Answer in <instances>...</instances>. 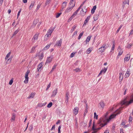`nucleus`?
Returning a JSON list of instances; mask_svg holds the SVG:
<instances>
[{
  "label": "nucleus",
  "mask_w": 133,
  "mask_h": 133,
  "mask_svg": "<svg viewBox=\"0 0 133 133\" xmlns=\"http://www.w3.org/2000/svg\"><path fill=\"white\" fill-rule=\"evenodd\" d=\"M124 108L123 107H121L118 109H117L115 112V114H112L110 116L109 119H107V122H109V120L111 119L114 118L116 115L119 114L121 113V111L122 110V109Z\"/></svg>",
  "instance_id": "f257e3e1"
},
{
  "label": "nucleus",
  "mask_w": 133,
  "mask_h": 133,
  "mask_svg": "<svg viewBox=\"0 0 133 133\" xmlns=\"http://www.w3.org/2000/svg\"><path fill=\"white\" fill-rule=\"evenodd\" d=\"M127 98H125L123 101L121 102V104L122 105H128L130 104L133 102V98L130 99L129 101H127Z\"/></svg>",
  "instance_id": "f03ea898"
},
{
  "label": "nucleus",
  "mask_w": 133,
  "mask_h": 133,
  "mask_svg": "<svg viewBox=\"0 0 133 133\" xmlns=\"http://www.w3.org/2000/svg\"><path fill=\"white\" fill-rule=\"evenodd\" d=\"M75 6V3L74 2L73 3V5H72L71 6H69L65 10V12L68 13L69 12H70Z\"/></svg>",
  "instance_id": "7ed1b4c3"
},
{
  "label": "nucleus",
  "mask_w": 133,
  "mask_h": 133,
  "mask_svg": "<svg viewBox=\"0 0 133 133\" xmlns=\"http://www.w3.org/2000/svg\"><path fill=\"white\" fill-rule=\"evenodd\" d=\"M55 28H54L53 29H50L48 31L47 34L45 36V38L46 37L48 38V37L49 36H50L51 34L54 30Z\"/></svg>",
  "instance_id": "20e7f679"
},
{
  "label": "nucleus",
  "mask_w": 133,
  "mask_h": 133,
  "mask_svg": "<svg viewBox=\"0 0 133 133\" xmlns=\"http://www.w3.org/2000/svg\"><path fill=\"white\" fill-rule=\"evenodd\" d=\"M30 71L29 70H28L26 73L25 76V80L24 81V83H27L28 82L29 79L28 75Z\"/></svg>",
  "instance_id": "39448f33"
},
{
  "label": "nucleus",
  "mask_w": 133,
  "mask_h": 133,
  "mask_svg": "<svg viewBox=\"0 0 133 133\" xmlns=\"http://www.w3.org/2000/svg\"><path fill=\"white\" fill-rule=\"evenodd\" d=\"M53 56H51L50 57H47V59L45 62V64H46L47 63H50L52 60V59L53 58Z\"/></svg>",
  "instance_id": "423d86ee"
},
{
  "label": "nucleus",
  "mask_w": 133,
  "mask_h": 133,
  "mask_svg": "<svg viewBox=\"0 0 133 133\" xmlns=\"http://www.w3.org/2000/svg\"><path fill=\"white\" fill-rule=\"evenodd\" d=\"M107 67H104V68L103 69H102L100 71V72L98 74V76H100L102 74V73H103L104 74L105 73L107 70Z\"/></svg>",
  "instance_id": "0eeeda50"
},
{
  "label": "nucleus",
  "mask_w": 133,
  "mask_h": 133,
  "mask_svg": "<svg viewBox=\"0 0 133 133\" xmlns=\"http://www.w3.org/2000/svg\"><path fill=\"white\" fill-rule=\"evenodd\" d=\"M39 35V33H37L34 35L32 39V40L33 42H34L35 40H36L37 39Z\"/></svg>",
  "instance_id": "6e6552de"
},
{
  "label": "nucleus",
  "mask_w": 133,
  "mask_h": 133,
  "mask_svg": "<svg viewBox=\"0 0 133 133\" xmlns=\"http://www.w3.org/2000/svg\"><path fill=\"white\" fill-rule=\"evenodd\" d=\"M78 108L76 107L74 108L73 110V113L75 114V115H77L78 113Z\"/></svg>",
  "instance_id": "1a4fd4ad"
},
{
  "label": "nucleus",
  "mask_w": 133,
  "mask_h": 133,
  "mask_svg": "<svg viewBox=\"0 0 133 133\" xmlns=\"http://www.w3.org/2000/svg\"><path fill=\"white\" fill-rule=\"evenodd\" d=\"M62 40L61 39L59 41L56 42V44L55 45V46L57 45L58 46H61L62 43Z\"/></svg>",
  "instance_id": "9d476101"
},
{
  "label": "nucleus",
  "mask_w": 133,
  "mask_h": 133,
  "mask_svg": "<svg viewBox=\"0 0 133 133\" xmlns=\"http://www.w3.org/2000/svg\"><path fill=\"white\" fill-rule=\"evenodd\" d=\"M42 64V63L41 62L38 65L37 70L38 71H41V69H41V68H42V67L43 66Z\"/></svg>",
  "instance_id": "9b49d317"
},
{
  "label": "nucleus",
  "mask_w": 133,
  "mask_h": 133,
  "mask_svg": "<svg viewBox=\"0 0 133 133\" xmlns=\"http://www.w3.org/2000/svg\"><path fill=\"white\" fill-rule=\"evenodd\" d=\"M105 48H104L102 47H101L98 49V51L101 52V53H102L103 52H104L105 51Z\"/></svg>",
  "instance_id": "f8f14e48"
},
{
  "label": "nucleus",
  "mask_w": 133,
  "mask_h": 133,
  "mask_svg": "<svg viewBox=\"0 0 133 133\" xmlns=\"http://www.w3.org/2000/svg\"><path fill=\"white\" fill-rule=\"evenodd\" d=\"M94 127H95V123L94 122H93V126H92V129L93 130H94V131H96V130H99L101 128H97V129H95V128Z\"/></svg>",
  "instance_id": "ddd939ff"
},
{
  "label": "nucleus",
  "mask_w": 133,
  "mask_h": 133,
  "mask_svg": "<svg viewBox=\"0 0 133 133\" xmlns=\"http://www.w3.org/2000/svg\"><path fill=\"white\" fill-rule=\"evenodd\" d=\"M57 93V89H56L54 90L52 92V95H51V97H54L56 94Z\"/></svg>",
  "instance_id": "4468645a"
},
{
  "label": "nucleus",
  "mask_w": 133,
  "mask_h": 133,
  "mask_svg": "<svg viewBox=\"0 0 133 133\" xmlns=\"http://www.w3.org/2000/svg\"><path fill=\"white\" fill-rule=\"evenodd\" d=\"M100 106L102 109H103V107L105 105V104L103 102L101 101L100 102L99 104Z\"/></svg>",
  "instance_id": "2eb2a0df"
},
{
  "label": "nucleus",
  "mask_w": 133,
  "mask_h": 133,
  "mask_svg": "<svg viewBox=\"0 0 133 133\" xmlns=\"http://www.w3.org/2000/svg\"><path fill=\"white\" fill-rule=\"evenodd\" d=\"M120 76L119 77V81L120 82L121 81L123 78V75L122 73H119Z\"/></svg>",
  "instance_id": "dca6fc26"
},
{
  "label": "nucleus",
  "mask_w": 133,
  "mask_h": 133,
  "mask_svg": "<svg viewBox=\"0 0 133 133\" xmlns=\"http://www.w3.org/2000/svg\"><path fill=\"white\" fill-rule=\"evenodd\" d=\"M96 5L94 6L93 8L91 10V13L92 14H93L95 11V10L96 9Z\"/></svg>",
  "instance_id": "f3484780"
},
{
  "label": "nucleus",
  "mask_w": 133,
  "mask_h": 133,
  "mask_svg": "<svg viewBox=\"0 0 133 133\" xmlns=\"http://www.w3.org/2000/svg\"><path fill=\"white\" fill-rule=\"evenodd\" d=\"M15 114L13 113L12 115V116L11 117V118L10 119V120L11 121H13L15 120Z\"/></svg>",
  "instance_id": "a211bd4d"
},
{
  "label": "nucleus",
  "mask_w": 133,
  "mask_h": 133,
  "mask_svg": "<svg viewBox=\"0 0 133 133\" xmlns=\"http://www.w3.org/2000/svg\"><path fill=\"white\" fill-rule=\"evenodd\" d=\"M105 120L104 118H100V120H99V122L98 123V124H99L102 122H105Z\"/></svg>",
  "instance_id": "6ab92c4d"
},
{
  "label": "nucleus",
  "mask_w": 133,
  "mask_h": 133,
  "mask_svg": "<svg viewBox=\"0 0 133 133\" xmlns=\"http://www.w3.org/2000/svg\"><path fill=\"white\" fill-rule=\"evenodd\" d=\"M123 53V51H122V50H120V51H119L117 57V58H119V56L120 55H122Z\"/></svg>",
  "instance_id": "aec40b11"
},
{
  "label": "nucleus",
  "mask_w": 133,
  "mask_h": 133,
  "mask_svg": "<svg viewBox=\"0 0 133 133\" xmlns=\"http://www.w3.org/2000/svg\"><path fill=\"white\" fill-rule=\"evenodd\" d=\"M127 56L125 57L124 58V60L125 61H128L129 60L130 58V56H129V55H127Z\"/></svg>",
  "instance_id": "412c9836"
},
{
  "label": "nucleus",
  "mask_w": 133,
  "mask_h": 133,
  "mask_svg": "<svg viewBox=\"0 0 133 133\" xmlns=\"http://www.w3.org/2000/svg\"><path fill=\"white\" fill-rule=\"evenodd\" d=\"M92 36H88L87 38V39L86 40V43H87V42H88L90 41V38Z\"/></svg>",
  "instance_id": "4be33fe9"
},
{
  "label": "nucleus",
  "mask_w": 133,
  "mask_h": 133,
  "mask_svg": "<svg viewBox=\"0 0 133 133\" xmlns=\"http://www.w3.org/2000/svg\"><path fill=\"white\" fill-rule=\"evenodd\" d=\"M38 22V19H35L33 22V25H34V26H35Z\"/></svg>",
  "instance_id": "5701e85b"
},
{
  "label": "nucleus",
  "mask_w": 133,
  "mask_h": 133,
  "mask_svg": "<svg viewBox=\"0 0 133 133\" xmlns=\"http://www.w3.org/2000/svg\"><path fill=\"white\" fill-rule=\"evenodd\" d=\"M44 57V55L43 53H42L40 55H39V59L40 60H41Z\"/></svg>",
  "instance_id": "b1692460"
},
{
  "label": "nucleus",
  "mask_w": 133,
  "mask_h": 133,
  "mask_svg": "<svg viewBox=\"0 0 133 133\" xmlns=\"http://www.w3.org/2000/svg\"><path fill=\"white\" fill-rule=\"evenodd\" d=\"M67 2H63V5H62V9H64V8L66 6V5Z\"/></svg>",
  "instance_id": "393cba45"
},
{
  "label": "nucleus",
  "mask_w": 133,
  "mask_h": 133,
  "mask_svg": "<svg viewBox=\"0 0 133 133\" xmlns=\"http://www.w3.org/2000/svg\"><path fill=\"white\" fill-rule=\"evenodd\" d=\"M95 21L97 20L98 18V16L97 15H94L93 17Z\"/></svg>",
  "instance_id": "a878e982"
},
{
  "label": "nucleus",
  "mask_w": 133,
  "mask_h": 133,
  "mask_svg": "<svg viewBox=\"0 0 133 133\" xmlns=\"http://www.w3.org/2000/svg\"><path fill=\"white\" fill-rule=\"evenodd\" d=\"M51 0H46L45 4V6H46L47 4H49L50 3Z\"/></svg>",
  "instance_id": "bb28decb"
},
{
  "label": "nucleus",
  "mask_w": 133,
  "mask_h": 133,
  "mask_svg": "<svg viewBox=\"0 0 133 133\" xmlns=\"http://www.w3.org/2000/svg\"><path fill=\"white\" fill-rule=\"evenodd\" d=\"M74 71H75L76 72L81 71V69L79 68H77L73 70Z\"/></svg>",
  "instance_id": "cd10ccee"
},
{
  "label": "nucleus",
  "mask_w": 133,
  "mask_h": 133,
  "mask_svg": "<svg viewBox=\"0 0 133 133\" xmlns=\"http://www.w3.org/2000/svg\"><path fill=\"white\" fill-rule=\"evenodd\" d=\"M34 4H35L34 2H33L31 3V5H30V6H29V9H31L33 7V6L34 5Z\"/></svg>",
  "instance_id": "c85d7f7f"
},
{
  "label": "nucleus",
  "mask_w": 133,
  "mask_h": 133,
  "mask_svg": "<svg viewBox=\"0 0 133 133\" xmlns=\"http://www.w3.org/2000/svg\"><path fill=\"white\" fill-rule=\"evenodd\" d=\"M129 71H128V70H127V71L125 74V77H129Z\"/></svg>",
  "instance_id": "c756f323"
},
{
  "label": "nucleus",
  "mask_w": 133,
  "mask_h": 133,
  "mask_svg": "<svg viewBox=\"0 0 133 133\" xmlns=\"http://www.w3.org/2000/svg\"><path fill=\"white\" fill-rule=\"evenodd\" d=\"M123 3L124 4H128V5L129 4V1L128 0H124L123 2Z\"/></svg>",
  "instance_id": "7c9ffc66"
},
{
  "label": "nucleus",
  "mask_w": 133,
  "mask_h": 133,
  "mask_svg": "<svg viewBox=\"0 0 133 133\" xmlns=\"http://www.w3.org/2000/svg\"><path fill=\"white\" fill-rule=\"evenodd\" d=\"M19 31V30H16L14 32V33L12 35L11 37H13L14 36V35H16L18 32Z\"/></svg>",
  "instance_id": "2f4dec72"
},
{
  "label": "nucleus",
  "mask_w": 133,
  "mask_h": 133,
  "mask_svg": "<svg viewBox=\"0 0 133 133\" xmlns=\"http://www.w3.org/2000/svg\"><path fill=\"white\" fill-rule=\"evenodd\" d=\"M74 2L75 3V1L73 0H71L69 3V4L70 6H71L72 5H73V3Z\"/></svg>",
  "instance_id": "473e14b6"
},
{
  "label": "nucleus",
  "mask_w": 133,
  "mask_h": 133,
  "mask_svg": "<svg viewBox=\"0 0 133 133\" xmlns=\"http://www.w3.org/2000/svg\"><path fill=\"white\" fill-rule=\"evenodd\" d=\"M83 34V32H81L80 34L79 35L78 37V39H79L81 38Z\"/></svg>",
  "instance_id": "72a5a7b5"
},
{
  "label": "nucleus",
  "mask_w": 133,
  "mask_h": 133,
  "mask_svg": "<svg viewBox=\"0 0 133 133\" xmlns=\"http://www.w3.org/2000/svg\"><path fill=\"white\" fill-rule=\"evenodd\" d=\"M50 44L46 46L44 48V50H46L48 49L50 46Z\"/></svg>",
  "instance_id": "f704fd0d"
},
{
  "label": "nucleus",
  "mask_w": 133,
  "mask_h": 133,
  "mask_svg": "<svg viewBox=\"0 0 133 133\" xmlns=\"http://www.w3.org/2000/svg\"><path fill=\"white\" fill-rule=\"evenodd\" d=\"M35 95V94L34 93H31L30 95H29V98H30L31 97L33 98L34 97Z\"/></svg>",
  "instance_id": "c9c22d12"
},
{
  "label": "nucleus",
  "mask_w": 133,
  "mask_h": 133,
  "mask_svg": "<svg viewBox=\"0 0 133 133\" xmlns=\"http://www.w3.org/2000/svg\"><path fill=\"white\" fill-rule=\"evenodd\" d=\"M36 48V46L33 47L31 50L30 52L31 53H33L34 52V50H35V48Z\"/></svg>",
  "instance_id": "e433bc0d"
},
{
  "label": "nucleus",
  "mask_w": 133,
  "mask_h": 133,
  "mask_svg": "<svg viewBox=\"0 0 133 133\" xmlns=\"http://www.w3.org/2000/svg\"><path fill=\"white\" fill-rule=\"evenodd\" d=\"M14 78H12L11 79L10 81L9 82V84L10 85H11L13 82Z\"/></svg>",
  "instance_id": "4c0bfd02"
},
{
  "label": "nucleus",
  "mask_w": 133,
  "mask_h": 133,
  "mask_svg": "<svg viewBox=\"0 0 133 133\" xmlns=\"http://www.w3.org/2000/svg\"><path fill=\"white\" fill-rule=\"evenodd\" d=\"M76 26L75 25H74L73 26L71 30V32H72L76 28Z\"/></svg>",
  "instance_id": "58836bf2"
},
{
  "label": "nucleus",
  "mask_w": 133,
  "mask_h": 133,
  "mask_svg": "<svg viewBox=\"0 0 133 133\" xmlns=\"http://www.w3.org/2000/svg\"><path fill=\"white\" fill-rule=\"evenodd\" d=\"M52 102H50L47 105V107L50 108L52 106Z\"/></svg>",
  "instance_id": "ea45409f"
},
{
  "label": "nucleus",
  "mask_w": 133,
  "mask_h": 133,
  "mask_svg": "<svg viewBox=\"0 0 133 133\" xmlns=\"http://www.w3.org/2000/svg\"><path fill=\"white\" fill-rule=\"evenodd\" d=\"M94 118H96V119H97L98 118V115H96V114L95 112L94 113Z\"/></svg>",
  "instance_id": "a19ab883"
},
{
  "label": "nucleus",
  "mask_w": 133,
  "mask_h": 133,
  "mask_svg": "<svg viewBox=\"0 0 133 133\" xmlns=\"http://www.w3.org/2000/svg\"><path fill=\"white\" fill-rule=\"evenodd\" d=\"M56 66L57 65H54V66H53L52 68V69L51 70L50 72V73L52 72L54 70V69H55L56 67Z\"/></svg>",
  "instance_id": "79ce46f5"
},
{
  "label": "nucleus",
  "mask_w": 133,
  "mask_h": 133,
  "mask_svg": "<svg viewBox=\"0 0 133 133\" xmlns=\"http://www.w3.org/2000/svg\"><path fill=\"white\" fill-rule=\"evenodd\" d=\"M33 126L32 125H31L29 127V130H31L33 129Z\"/></svg>",
  "instance_id": "37998d69"
},
{
  "label": "nucleus",
  "mask_w": 133,
  "mask_h": 133,
  "mask_svg": "<svg viewBox=\"0 0 133 133\" xmlns=\"http://www.w3.org/2000/svg\"><path fill=\"white\" fill-rule=\"evenodd\" d=\"M77 14V12L75 11L72 15V16L74 18L75 16Z\"/></svg>",
  "instance_id": "c03bdc74"
},
{
  "label": "nucleus",
  "mask_w": 133,
  "mask_h": 133,
  "mask_svg": "<svg viewBox=\"0 0 133 133\" xmlns=\"http://www.w3.org/2000/svg\"><path fill=\"white\" fill-rule=\"evenodd\" d=\"M61 14V13H58L56 16V18H58L60 16Z\"/></svg>",
  "instance_id": "a18cd8bd"
},
{
  "label": "nucleus",
  "mask_w": 133,
  "mask_h": 133,
  "mask_svg": "<svg viewBox=\"0 0 133 133\" xmlns=\"http://www.w3.org/2000/svg\"><path fill=\"white\" fill-rule=\"evenodd\" d=\"M91 51V50H90V48H89L87 50L86 52L87 54H89L90 52Z\"/></svg>",
  "instance_id": "49530a36"
},
{
  "label": "nucleus",
  "mask_w": 133,
  "mask_h": 133,
  "mask_svg": "<svg viewBox=\"0 0 133 133\" xmlns=\"http://www.w3.org/2000/svg\"><path fill=\"white\" fill-rule=\"evenodd\" d=\"M107 124V123H105L104 124L102 123L101 124H100V125L102 127L106 125Z\"/></svg>",
  "instance_id": "de8ad7c7"
},
{
  "label": "nucleus",
  "mask_w": 133,
  "mask_h": 133,
  "mask_svg": "<svg viewBox=\"0 0 133 133\" xmlns=\"http://www.w3.org/2000/svg\"><path fill=\"white\" fill-rule=\"evenodd\" d=\"M122 25H121L119 27L118 29L116 31V32L118 33V32L119 31L120 29L122 27Z\"/></svg>",
  "instance_id": "09e8293b"
},
{
  "label": "nucleus",
  "mask_w": 133,
  "mask_h": 133,
  "mask_svg": "<svg viewBox=\"0 0 133 133\" xmlns=\"http://www.w3.org/2000/svg\"><path fill=\"white\" fill-rule=\"evenodd\" d=\"M115 43H114V42H113V45H112V49H111V50H114V47H115Z\"/></svg>",
  "instance_id": "8fccbe9b"
},
{
  "label": "nucleus",
  "mask_w": 133,
  "mask_h": 133,
  "mask_svg": "<svg viewBox=\"0 0 133 133\" xmlns=\"http://www.w3.org/2000/svg\"><path fill=\"white\" fill-rule=\"evenodd\" d=\"M21 9H20L19 10V11L18 12V14H17V18H18V17L19 16L20 14V13H21Z\"/></svg>",
  "instance_id": "3c124183"
},
{
  "label": "nucleus",
  "mask_w": 133,
  "mask_h": 133,
  "mask_svg": "<svg viewBox=\"0 0 133 133\" xmlns=\"http://www.w3.org/2000/svg\"><path fill=\"white\" fill-rule=\"evenodd\" d=\"M41 5V4H38L37 6L36 9L38 10V9H39Z\"/></svg>",
  "instance_id": "603ef678"
},
{
  "label": "nucleus",
  "mask_w": 133,
  "mask_h": 133,
  "mask_svg": "<svg viewBox=\"0 0 133 133\" xmlns=\"http://www.w3.org/2000/svg\"><path fill=\"white\" fill-rule=\"evenodd\" d=\"M37 106L39 107H41L43 106V105H42V103H39L38 104Z\"/></svg>",
  "instance_id": "864d4df0"
},
{
  "label": "nucleus",
  "mask_w": 133,
  "mask_h": 133,
  "mask_svg": "<svg viewBox=\"0 0 133 133\" xmlns=\"http://www.w3.org/2000/svg\"><path fill=\"white\" fill-rule=\"evenodd\" d=\"M90 16H88L87 18H86V19H85V20H87L88 21L89 19H90Z\"/></svg>",
  "instance_id": "5fc2aeb1"
},
{
  "label": "nucleus",
  "mask_w": 133,
  "mask_h": 133,
  "mask_svg": "<svg viewBox=\"0 0 133 133\" xmlns=\"http://www.w3.org/2000/svg\"><path fill=\"white\" fill-rule=\"evenodd\" d=\"M88 21L87 20H85L84 21V24L83 25V26L85 25H86L87 23L88 22Z\"/></svg>",
  "instance_id": "6e6d98bb"
},
{
  "label": "nucleus",
  "mask_w": 133,
  "mask_h": 133,
  "mask_svg": "<svg viewBox=\"0 0 133 133\" xmlns=\"http://www.w3.org/2000/svg\"><path fill=\"white\" fill-rule=\"evenodd\" d=\"M132 45V44H129L127 46V47L128 48H130Z\"/></svg>",
  "instance_id": "4d7b16f0"
},
{
  "label": "nucleus",
  "mask_w": 133,
  "mask_h": 133,
  "mask_svg": "<svg viewBox=\"0 0 133 133\" xmlns=\"http://www.w3.org/2000/svg\"><path fill=\"white\" fill-rule=\"evenodd\" d=\"M13 56H11L9 58V61L10 62H11V61L12 58H13Z\"/></svg>",
  "instance_id": "13d9d810"
},
{
  "label": "nucleus",
  "mask_w": 133,
  "mask_h": 133,
  "mask_svg": "<svg viewBox=\"0 0 133 133\" xmlns=\"http://www.w3.org/2000/svg\"><path fill=\"white\" fill-rule=\"evenodd\" d=\"M132 120V118L131 116H130L129 118V121L130 122H131Z\"/></svg>",
  "instance_id": "bf43d9fd"
},
{
  "label": "nucleus",
  "mask_w": 133,
  "mask_h": 133,
  "mask_svg": "<svg viewBox=\"0 0 133 133\" xmlns=\"http://www.w3.org/2000/svg\"><path fill=\"white\" fill-rule=\"evenodd\" d=\"M77 31H75L72 35V36H73L75 35H76L77 34Z\"/></svg>",
  "instance_id": "052dcab7"
},
{
  "label": "nucleus",
  "mask_w": 133,
  "mask_h": 133,
  "mask_svg": "<svg viewBox=\"0 0 133 133\" xmlns=\"http://www.w3.org/2000/svg\"><path fill=\"white\" fill-rule=\"evenodd\" d=\"M50 83L48 85L47 88L46 89V90H47L50 87Z\"/></svg>",
  "instance_id": "680f3d73"
},
{
  "label": "nucleus",
  "mask_w": 133,
  "mask_h": 133,
  "mask_svg": "<svg viewBox=\"0 0 133 133\" xmlns=\"http://www.w3.org/2000/svg\"><path fill=\"white\" fill-rule=\"evenodd\" d=\"M74 55H75V53H72L70 56V57H74Z\"/></svg>",
  "instance_id": "e2e57ef3"
},
{
  "label": "nucleus",
  "mask_w": 133,
  "mask_h": 133,
  "mask_svg": "<svg viewBox=\"0 0 133 133\" xmlns=\"http://www.w3.org/2000/svg\"><path fill=\"white\" fill-rule=\"evenodd\" d=\"M69 95V94L68 92L66 93L65 96L66 98H69V97H68V96Z\"/></svg>",
  "instance_id": "0e129e2a"
},
{
  "label": "nucleus",
  "mask_w": 133,
  "mask_h": 133,
  "mask_svg": "<svg viewBox=\"0 0 133 133\" xmlns=\"http://www.w3.org/2000/svg\"><path fill=\"white\" fill-rule=\"evenodd\" d=\"M87 112L88 110L87 109H86L84 114V116H85L86 115V114L87 113Z\"/></svg>",
  "instance_id": "69168bd1"
},
{
  "label": "nucleus",
  "mask_w": 133,
  "mask_h": 133,
  "mask_svg": "<svg viewBox=\"0 0 133 133\" xmlns=\"http://www.w3.org/2000/svg\"><path fill=\"white\" fill-rule=\"evenodd\" d=\"M55 125H54L52 126V128H51V130H52L53 129H55Z\"/></svg>",
  "instance_id": "338daca9"
},
{
  "label": "nucleus",
  "mask_w": 133,
  "mask_h": 133,
  "mask_svg": "<svg viewBox=\"0 0 133 133\" xmlns=\"http://www.w3.org/2000/svg\"><path fill=\"white\" fill-rule=\"evenodd\" d=\"M133 34V30L131 31L130 32L129 34V35H132Z\"/></svg>",
  "instance_id": "774afa93"
}]
</instances>
